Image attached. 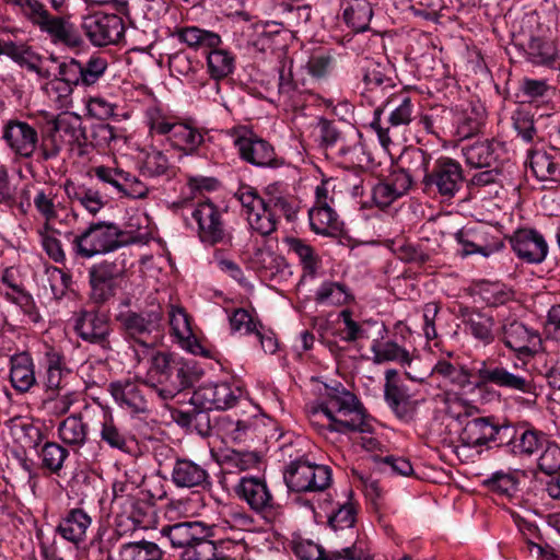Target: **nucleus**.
I'll return each instance as SVG.
<instances>
[{"label": "nucleus", "mask_w": 560, "mask_h": 560, "mask_svg": "<svg viewBox=\"0 0 560 560\" xmlns=\"http://www.w3.org/2000/svg\"><path fill=\"white\" fill-rule=\"evenodd\" d=\"M476 376L478 378L476 387L478 388L493 385L506 390L536 397L534 378L527 372H512L495 359L481 360L476 369Z\"/></svg>", "instance_id": "9d476101"}, {"label": "nucleus", "mask_w": 560, "mask_h": 560, "mask_svg": "<svg viewBox=\"0 0 560 560\" xmlns=\"http://www.w3.org/2000/svg\"><path fill=\"white\" fill-rule=\"evenodd\" d=\"M284 481L291 491H324L331 483V469L300 457L290 462L283 474Z\"/></svg>", "instance_id": "f8f14e48"}, {"label": "nucleus", "mask_w": 560, "mask_h": 560, "mask_svg": "<svg viewBox=\"0 0 560 560\" xmlns=\"http://www.w3.org/2000/svg\"><path fill=\"white\" fill-rule=\"evenodd\" d=\"M334 65V56L329 51L318 49L311 54L305 63V69L312 78L322 80L330 74Z\"/></svg>", "instance_id": "774afa93"}, {"label": "nucleus", "mask_w": 560, "mask_h": 560, "mask_svg": "<svg viewBox=\"0 0 560 560\" xmlns=\"http://www.w3.org/2000/svg\"><path fill=\"white\" fill-rule=\"evenodd\" d=\"M289 250L296 255L303 270V277L315 278L322 266V259L315 248L298 237L287 238Z\"/></svg>", "instance_id": "603ef678"}, {"label": "nucleus", "mask_w": 560, "mask_h": 560, "mask_svg": "<svg viewBox=\"0 0 560 560\" xmlns=\"http://www.w3.org/2000/svg\"><path fill=\"white\" fill-rule=\"evenodd\" d=\"M313 424H319L322 429L341 434L360 432L363 434L359 444L368 452L380 450L381 442L371 435L373 425L366 410L360 399L342 384L326 387V393L320 401L310 410Z\"/></svg>", "instance_id": "f257e3e1"}, {"label": "nucleus", "mask_w": 560, "mask_h": 560, "mask_svg": "<svg viewBox=\"0 0 560 560\" xmlns=\"http://www.w3.org/2000/svg\"><path fill=\"white\" fill-rule=\"evenodd\" d=\"M57 432L58 438L65 445L78 450L88 441L89 427L82 417L72 415L59 423Z\"/></svg>", "instance_id": "49530a36"}, {"label": "nucleus", "mask_w": 560, "mask_h": 560, "mask_svg": "<svg viewBox=\"0 0 560 560\" xmlns=\"http://www.w3.org/2000/svg\"><path fill=\"white\" fill-rule=\"evenodd\" d=\"M463 183L464 171L460 163L455 159L442 155L434 160L423 189L427 192L439 194L443 198L451 199L459 191Z\"/></svg>", "instance_id": "4468645a"}, {"label": "nucleus", "mask_w": 560, "mask_h": 560, "mask_svg": "<svg viewBox=\"0 0 560 560\" xmlns=\"http://www.w3.org/2000/svg\"><path fill=\"white\" fill-rule=\"evenodd\" d=\"M260 422L256 415H223L214 420L215 435L225 443H244L257 436Z\"/></svg>", "instance_id": "4be33fe9"}, {"label": "nucleus", "mask_w": 560, "mask_h": 560, "mask_svg": "<svg viewBox=\"0 0 560 560\" xmlns=\"http://www.w3.org/2000/svg\"><path fill=\"white\" fill-rule=\"evenodd\" d=\"M173 37L186 44L192 49H207V72L214 81H221L230 77L235 70V55L222 47L221 36L209 30L195 25L175 27Z\"/></svg>", "instance_id": "39448f33"}, {"label": "nucleus", "mask_w": 560, "mask_h": 560, "mask_svg": "<svg viewBox=\"0 0 560 560\" xmlns=\"http://www.w3.org/2000/svg\"><path fill=\"white\" fill-rule=\"evenodd\" d=\"M236 497L265 520H273L281 513L265 476L245 475L234 486Z\"/></svg>", "instance_id": "9b49d317"}, {"label": "nucleus", "mask_w": 560, "mask_h": 560, "mask_svg": "<svg viewBox=\"0 0 560 560\" xmlns=\"http://www.w3.org/2000/svg\"><path fill=\"white\" fill-rule=\"evenodd\" d=\"M456 241L462 245L463 256L480 254L485 257L490 256L494 249L486 242L485 233L481 226L463 228L456 235Z\"/></svg>", "instance_id": "09e8293b"}, {"label": "nucleus", "mask_w": 560, "mask_h": 560, "mask_svg": "<svg viewBox=\"0 0 560 560\" xmlns=\"http://www.w3.org/2000/svg\"><path fill=\"white\" fill-rule=\"evenodd\" d=\"M415 108L412 97L404 89L389 93L375 107L370 126L376 132L382 147L388 148L393 142V130L395 128L406 127L412 121Z\"/></svg>", "instance_id": "423d86ee"}, {"label": "nucleus", "mask_w": 560, "mask_h": 560, "mask_svg": "<svg viewBox=\"0 0 560 560\" xmlns=\"http://www.w3.org/2000/svg\"><path fill=\"white\" fill-rule=\"evenodd\" d=\"M384 399L401 421L409 422L413 419L417 410V401L408 393V388L398 380V372L389 369L385 372Z\"/></svg>", "instance_id": "5701e85b"}, {"label": "nucleus", "mask_w": 560, "mask_h": 560, "mask_svg": "<svg viewBox=\"0 0 560 560\" xmlns=\"http://www.w3.org/2000/svg\"><path fill=\"white\" fill-rule=\"evenodd\" d=\"M353 300L354 296L347 284L329 280L322 282L314 295L316 304L325 306H342Z\"/></svg>", "instance_id": "de8ad7c7"}, {"label": "nucleus", "mask_w": 560, "mask_h": 560, "mask_svg": "<svg viewBox=\"0 0 560 560\" xmlns=\"http://www.w3.org/2000/svg\"><path fill=\"white\" fill-rule=\"evenodd\" d=\"M165 141L174 150L190 155L197 152L205 138L201 130L189 119H182L179 117L165 138Z\"/></svg>", "instance_id": "cd10ccee"}, {"label": "nucleus", "mask_w": 560, "mask_h": 560, "mask_svg": "<svg viewBox=\"0 0 560 560\" xmlns=\"http://www.w3.org/2000/svg\"><path fill=\"white\" fill-rule=\"evenodd\" d=\"M511 433L513 427L508 423H499L493 417H477L465 422L459 440L468 447L483 446L490 442L503 445Z\"/></svg>", "instance_id": "dca6fc26"}, {"label": "nucleus", "mask_w": 560, "mask_h": 560, "mask_svg": "<svg viewBox=\"0 0 560 560\" xmlns=\"http://www.w3.org/2000/svg\"><path fill=\"white\" fill-rule=\"evenodd\" d=\"M125 338L142 348L135 349V359L141 363L163 335L164 312L160 304H151L140 311L126 310L116 315Z\"/></svg>", "instance_id": "20e7f679"}, {"label": "nucleus", "mask_w": 560, "mask_h": 560, "mask_svg": "<svg viewBox=\"0 0 560 560\" xmlns=\"http://www.w3.org/2000/svg\"><path fill=\"white\" fill-rule=\"evenodd\" d=\"M508 240L514 254L525 262L540 264L547 257L548 244L535 229H517Z\"/></svg>", "instance_id": "b1692460"}, {"label": "nucleus", "mask_w": 560, "mask_h": 560, "mask_svg": "<svg viewBox=\"0 0 560 560\" xmlns=\"http://www.w3.org/2000/svg\"><path fill=\"white\" fill-rule=\"evenodd\" d=\"M208 471L199 464L178 458L175 460L172 470V481L178 488L205 487L209 485Z\"/></svg>", "instance_id": "72a5a7b5"}, {"label": "nucleus", "mask_w": 560, "mask_h": 560, "mask_svg": "<svg viewBox=\"0 0 560 560\" xmlns=\"http://www.w3.org/2000/svg\"><path fill=\"white\" fill-rule=\"evenodd\" d=\"M101 441L110 448L129 452V434L119 428L108 409H102Z\"/></svg>", "instance_id": "864d4df0"}, {"label": "nucleus", "mask_w": 560, "mask_h": 560, "mask_svg": "<svg viewBox=\"0 0 560 560\" xmlns=\"http://www.w3.org/2000/svg\"><path fill=\"white\" fill-rule=\"evenodd\" d=\"M337 155L340 156L342 163L349 167L370 168L374 162L371 153L366 151L365 147L360 141H357L352 145L341 144L338 148Z\"/></svg>", "instance_id": "69168bd1"}, {"label": "nucleus", "mask_w": 560, "mask_h": 560, "mask_svg": "<svg viewBox=\"0 0 560 560\" xmlns=\"http://www.w3.org/2000/svg\"><path fill=\"white\" fill-rule=\"evenodd\" d=\"M525 58L534 66L555 68L559 58L557 43L545 37H532L525 49Z\"/></svg>", "instance_id": "37998d69"}, {"label": "nucleus", "mask_w": 560, "mask_h": 560, "mask_svg": "<svg viewBox=\"0 0 560 560\" xmlns=\"http://www.w3.org/2000/svg\"><path fill=\"white\" fill-rule=\"evenodd\" d=\"M140 174L148 178L164 177L171 179L175 175L167 155L158 149H151L143 153L139 163Z\"/></svg>", "instance_id": "a18cd8bd"}, {"label": "nucleus", "mask_w": 560, "mask_h": 560, "mask_svg": "<svg viewBox=\"0 0 560 560\" xmlns=\"http://www.w3.org/2000/svg\"><path fill=\"white\" fill-rule=\"evenodd\" d=\"M233 145L238 158L246 164L257 168L277 170L285 164L279 156L273 144L246 127L233 129Z\"/></svg>", "instance_id": "1a4fd4ad"}, {"label": "nucleus", "mask_w": 560, "mask_h": 560, "mask_svg": "<svg viewBox=\"0 0 560 560\" xmlns=\"http://www.w3.org/2000/svg\"><path fill=\"white\" fill-rule=\"evenodd\" d=\"M128 260V255L121 253L114 259H104L90 267V299L95 304L103 305L116 295L127 276Z\"/></svg>", "instance_id": "6e6552de"}, {"label": "nucleus", "mask_w": 560, "mask_h": 560, "mask_svg": "<svg viewBox=\"0 0 560 560\" xmlns=\"http://www.w3.org/2000/svg\"><path fill=\"white\" fill-rule=\"evenodd\" d=\"M10 382L19 393H27L36 385L35 364L28 352L15 353L10 358Z\"/></svg>", "instance_id": "473e14b6"}, {"label": "nucleus", "mask_w": 560, "mask_h": 560, "mask_svg": "<svg viewBox=\"0 0 560 560\" xmlns=\"http://www.w3.org/2000/svg\"><path fill=\"white\" fill-rule=\"evenodd\" d=\"M240 396V389L229 383L208 384L192 394L190 402L203 409L224 410L234 407Z\"/></svg>", "instance_id": "a878e982"}, {"label": "nucleus", "mask_w": 560, "mask_h": 560, "mask_svg": "<svg viewBox=\"0 0 560 560\" xmlns=\"http://www.w3.org/2000/svg\"><path fill=\"white\" fill-rule=\"evenodd\" d=\"M39 458L40 468L51 476L61 477L69 459L70 453L67 447L55 442L47 441L36 452Z\"/></svg>", "instance_id": "a19ab883"}, {"label": "nucleus", "mask_w": 560, "mask_h": 560, "mask_svg": "<svg viewBox=\"0 0 560 560\" xmlns=\"http://www.w3.org/2000/svg\"><path fill=\"white\" fill-rule=\"evenodd\" d=\"M72 231L70 229H61L59 225L52 229L39 228L37 230L43 250L56 264L65 265L67 260L62 242L57 237V234L69 236L72 235Z\"/></svg>", "instance_id": "5fc2aeb1"}, {"label": "nucleus", "mask_w": 560, "mask_h": 560, "mask_svg": "<svg viewBox=\"0 0 560 560\" xmlns=\"http://www.w3.org/2000/svg\"><path fill=\"white\" fill-rule=\"evenodd\" d=\"M431 154L418 147L406 148L398 160V166L417 182L424 184L431 170Z\"/></svg>", "instance_id": "4c0bfd02"}, {"label": "nucleus", "mask_w": 560, "mask_h": 560, "mask_svg": "<svg viewBox=\"0 0 560 560\" xmlns=\"http://www.w3.org/2000/svg\"><path fill=\"white\" fill-rule=\"evenodd\" d=\"M22 15L54 44L79 47L81 36L67 13V0H14Z\"/></svg>", "instance_id": "f03ea898"}, {"label": "nucleus", "mask_w": 560, "mask_h": 560, "mask_svg": "<svg viewBox=\"0 0 560 560\" xmlns=\"http://www.w3.org/2000/svg\"><path fill=\"white\" fill-rule=\"evenodd\" d=\"M223 215V210L210 200L198 202L194 207L191 218L197 223L198 237L202 243L213 246L230 238Z\"/></svg>", "instance_id": "aec40b11"}, {"label": "nucleus", "mask_w": 560, "mask_h": 560, "mask_svg": "<svg viewBox=\"0 0 560 560\" xmlns=\"http://www.w3.org/2000/svg\"><path fill=\"white\" fill-rule=\"evenodd\" d=\"M38 160L39 161H49L56 159L62 148H63V139L58 131L52 129V122H50V114L43 113L40 115V127L38 128Z\"/></svg>", "instance_id": "ea45409f"}, {"label": "nucleus", "mask_w": 560, "mask_h": 560, "mask_svg": "<svg viewBox=\"0 0 560 560\" xmlns=\"http://www.w3.org/2000/svg\"><path fill=\"white\" fill-rule=\"evenodd\" d=\"M482 485L493 493L512 497L517 491L518 478L514 472L498 470L485 479Z\"/></svg>", "instance_id": "0e129e2a"}, {"label": "nucleus", "mask_w": 560, "mask_h": 560, "mask_svg": "<svg viewBox=\"0 0 560 560\" xmlns=\"http://www.w3.org/2000/svg\"><path fill=\"white\" fill-rule=\"evenodd\" d=\"M92 517L81 508L67 511L60 518L56 532L67 541L80 544L85 540Z\"/></svg>", "instance_id": "c756f323"}, {"label": "nucleus", "mask_w": 560, "mask_h": 560, "mask_svg": "<svg viewBox=\"0 0 560 560\" xmlns=\"http://www.w3.org/2000/svg\"><path fill=\"white\" fill-rule=\"evenodd\" d=\"M520 91L528 103H542L549 101L555 89L545 79L524 78Z\"/></svg>", "instance_id": "338daca9"}, {"label": "nucleus", "mask_w": 560, "mask_h": 560, "mask_svg": "<svg viewBox=\"0 0 560 560\" xmlns=\"http://www.w3.org/2000/svg\"><path fill=\"white\" fill-rule=\"evenodd\" d=\"M184 560H225L226 557L220 550H218L217 544L210 539H207V535L198 537L187 550L183 552Z\"/></svg>", "instance_id": "e2e57ef3"}, {"label": "nucleus", "mask_w": 560, "mask_h": 560, "mask_svg": "<svg viewBox=\"0 0 560 560\" xmlns=\"http://www.w3.org/2000/svg\"><path fill=\"white\" fill-rule=\"evenodd\" d=\"M50 122H52V129L58 131L61 139H63V144H77L79 147L86 144V129L79 119H58L50 114Z\"/></svg>", "instance_id": "680f3d73"}, {"label": "nucleus", "mask_w": 560, "mask_h": 560, "mask_svg": "<svg viewBox=\"0 0 560 560\" xmlns=\"http://www.w3.org/2000/svg\"><path fill=\"white\" fill-rule=\"evenodd\" d=\"M195 380L194 369L182 358L163 351L151 354L144 381L162 400L173 399L191 387Z\"/></svg>", "instance_id": "7ed1b4c3"}, {"label": "nucleus", "mask_w": 560, "mask_h": 560, "mask_svg": "<svg viewBox=\"0 0 560 560\" xmlns=\"http://www.w3.org/2000/svg\"><path fill=\"white\" fill-rule=\"evenodd\" d=\"M145 381L119 380L109 384V393L115 402L130 413H144L148 411Z\"/></svg>", "instance_id": "393cba45"}, {"label": "nucleus", "mask_w": 560, "mask_h": 560, "mask_svg": "<svg viewBox=\"0 0 560 560\" xmlns=\"http://www.w3.org/2000/svg\"><path fill=\"white\" fill-rule=\"evenodd\" d=\"M308 220L311 230L316 234L335 236L342 231V222L331 207H312Z\"/></svg>", "instance_id": "c03bdc74"}, {"label": "nucleus", "mask_w": 560, "mask_h": 560, "mask_svg": "<svg viewBox=\"0 0 560 560\" xmlns=\"http://www.w3.org/2000/svg\"><path fill=\"white\" fill-rule=\"evenodd\" d=\"M164 550L154 541L141 539L119 546V560H163Z\"/></svg>", "instance_id": "8fccbe9b"}, {"label": "nucleus", "mask_w": 560, "mask_h": 560, "mask_svg": "<svg viewBox=\"0 0 560 560\" xmlns=\"http://www.w3.org/2000/svg\"><path fill=\"white\" fill-rule=\"evenodd\" d=\"M73 330L83 341L110 349L113 331L109 316L98 308H83L73 314Z\"/></svg>", "instance_id": "f3484780"}, {"label": "nucleus", "mask_w": 560, "mask_h": 560, "mask_svg": "<svg viewBox=\"0 0 560 560\" xmlns=\"http://www.w3.org/2000/svg\"><path fill=\"white\" fill-rule=\"evenodd\" d=\"M339 318L343 324V328L340 330L341 339L347 342H354L361 339H369L372 337V330L375 329L377 336L384 338L386 334V327L384 324L378 322L365 320L357 322L352 318V312L345 308L340 312Z\"/></svg>", "instance_id": "f704fd0d"}, {"label": "nucleus", "mask_w": 560, "mask_h": 560, "mask_svg": "<svg viewBox=\"0 0 560 560\" xmlns=\"http://www.w3.org/2000/svg\"><path fill=\"white\" fill-rule=\"evenodd\" d=\"M63 190L70 201L79 202L86 211L95 215L105 206V201L97 189L85 184L75 183L72 179H66Z\"/></svg>", "instance_id": "79ce46f5"}, {"label": "nucleus", "mask_w": 560, "mask_h": 560, "mask_svg": "<svg viewBox=\"0 0 560 560\" xmlns=\"http://www.w3.org/2000/svg\"><path fill=\"white\" fill-rule=\"evenodd\" d=\"M208 528L200 522H180L173 525H165L160 533L166 537L172 547L187 548L192 545L201 535H208Z\"/></svg>", "instance_id": "c9c22d12"}, {"label": "nucleus", "mask_w": 560, "mask_h": 560, "mask_svg": "<svg viewBox=\"0 0 560 560\" xmlns=\"http://www.w3.org/2000/svg\"><path fill=\"white\" fill-rule=\"evenodd\" d=\"M40 118L34 124L20 119H9L2 128V139L14 154L20 159H31L38 148V128Z\"/></svg>", "instance_id": "412c9836"}, {"label": "nucleus", "mask_w": 560, "mask_h": 560, "mask_svg": "<svg viewBox=\"0 0 560 560\" xmlns=\"http://www.w3.org/2000/svg\"><path fill=\"white\" fill-rule=\"evenodd\" d=\"M266 205L279 221L283 217L287 221H295L300 211V200L288 191L280 183L266 187Z\"/></svg>", "instance_id": "c85d7f7f"}, {"label": "nucleus", "mask_w": 560, "mask_h": 560, "mask_svg": "<svg viewBox=\"0 0 560 560\" xmlns=\"http://www.w3.org/2000/svg\"><path fill=\"white\" fill-rule=\"evenodd\" d=\"M57 197L58 190L54 186H45L35 191L34 208L44 221L40 228L52 229L59 225L61 229L73 230L79 221V213L57 201Z\"/></svg>", "instance_id": "ddd939ff"}, {"label": "nucleus", "mask_w": 560, "mask_h": 560, "mask_svg": "<svg viewBox=\"0 0 560 560\" xmlns=\"http://www.w3.org/2000/svg\"><path fill=\"white\" fill-rule=\"evenodd\" d=\"M500 142L485 139L462 147L466 163L476 168L492 167L498 160Z\"/></svg>", "instance_id": "e433bc0d"}, {"label": "nucleus", "mask_w": 560, "mask_h": 560, "mask_svg": "<svg viewBox=\"0 0 560 560\" xmlns=\"http://www.w3.org/2000/svg\"><path fill=\"white\" fill-rule=\"evenodd\" d=\"M130 243L128 233L110 222H92L81 233L73 235V254L83 259L114 252Z\"/></svg>", "instance_id": "0eeeda50"}, {"label": "nucleus", "mask_w": 560, "mask_h": 560, "mask_svg": "<svg viewBox=\"0 0 560 560\" xmlns=\"http://www.w3.org/2000/svg\"><path fill=\"white\" fill-rule=\"evenodd\" d=\"M81 27L90 43L97 47L118 44L126 31L119 15L102 12L84 16Z\"/></svg>", "instance_id": "6ab92c4d"}, {"label": "nucleus", "mask_w": 560, "mask_h": 560, "mask_svg": "<svg viewBox=\"0 0 560 560\" xmlns=\"http://www.w3.org/2000/svg\"><path fill=\"white\" fill-rule=\"evenodd\" d=\"M499 336L505 348L514 352L518 359L533 358L542 348L539 331L516 319L504 323Z\"/></svg>", "instance_id": "a211bd4d"}, {"label": "nucleus", "mask_w": 560, "mask_h": 560, "mask_svg": "<svg viewBox=\"0 0 560 560\" xmlns=\"http://www.w3.org/2000/svg\"><path fill=\"white\" fill-rule=\"evenodd\" d=\"M430 376H440L451 385L465 389L471 385L470 371L460 364H454L446 359H440L431 370Z\"/></svg>", "instance_id": "6e6d98bb"}, {"label": "nucleus", "mask_w": 560, "mask_h": 560, "mask_svg": "<svg viewBox=\"0 0 560 560\" xmlns=\"http://www.w3.org/2000/svg\"><path fill=\"white\" fill-rule=\"evenodd\" d=\"M278 94L281 102L293 110L305 105L306 94L293 79L292 61L288 68L285 63L279 68Z\"/></svg>", "instance_id": "58836bf2"}, {"label": "nucleus", "mask_w": 560, "mask_h": 560, "mask_svg": "<svg viewBox=\"0 0 560 560\" xmlns=\"http://www.w3.org/2000/svg\"><path fill=\"white\" fill-rule=\"evenodd\" d=\"M462 316L465 332L478 343L489 346L495 340V320L492 315L466 308Z\"/></svg>", "instance_id": "2f4dec72"}, {"label": "nucleus", "mask_w": 560, "mask_h": 560, "mask_svg": "<svg viewBox=\"0 0 560 560\" xmlns=\"http://www.w3.org/2000/svg\"><path fill=\"white\" fill-rule=\"evenodd\" d=\"M381 339L382 338L377 336V338H374L371 343L374 363L382 364L389 361L397 362L402 366H408L409 370H406L405 374L409 380L419 383H422L425 380L424 376L416 375L411 372L412 357L407 349L400 347L395 341H382Z\"/></svg>", "instance_id": "bb28decb"}, {"label": "nucleus", "mask_w": 560, "mask_h": 560, "mask_svg": "<svg viewBox=\"0 0 560 560\" xmlns=\"http://www.w3.org/2000/svg\"><path fill=\"white\" fill-rule=\"evenodd\" d=\"M510 452L515 455H532L542 446V435L534 429L524 430L520 435L513 428V433L505 439Z\"/></svg>", "instance_id": "bf43d9fd"}, {"label": "nucleus", "mask_w": 560, "mask_h": 560, "mask_svg": "<svg viewBox=\"0 0 560 560\" xmlns=\"http://www.w3.org/2000/svg\"><path fill=\"white\" fill-rule=\"evenodd\" d=\"M343 20L354 32L360 33L369 28L373 10L368 0H343Z\"/></svg>", "instance_id": "3c124183"}, {"label": "nucleus", "mask_w": 560, "mask_h": 560, "mask_svg": "<svg viewBox=\"0 0 560 560\" xmlns=\"http://www.w3.org/2000/svg\"><path fill=\"white\" fill-rule=\"evenodd\" d=\"M0 55L11 58L14 62L22 67H26L31 71L38 72V56L33 49L23 43H15L0 36Z\"/></svg>", "instance_id": "13d9d810"}, {"label": "nucleus", "mask_w": 560, "mask_h": 560, "mask_svg": "<svg viewBox=\"0 0 560 560\" xmlns=\"http://www.w3.org/2000/svg\"><path fill=\"white\" fill-rule=\"evenodd\" d=\"M179 117L161 102L153 100L143 108V124L151 137H167Z\"/></svg>", "instance_id": "7c9ffc66"}, {"label": "nucleus", "mask_w": 560, "mask_h": 560, "mask_svg": "<svg viewBox=\"0 0 560 560\" xmlns=\"http://www.w3.org/2000/svg\"><path fill=\"white\" fill-rule=\"evenodd\" d=\"M525 164L529 166L534 176L539 180H555L559 174L558 162L545 151L528 150Z\"/></svg>", "instance_id": "052dcab7"}, {"label": "nucleus", "mask_w": 560, "mask_h": 560, "mask_svg": "<svg viewBox=\"0 0 560 560\" xmlns=\"http://www.w3.org/2000/svg\"><path fill=\"white\" fill-rule=\"evenodd\" d=\"M90 173L98 182L109 186L119 198L144 200L152 190L138 176L118 166L96 165Z\"/></svg>", "instance_id": "2eb2a0df"}, {"label": "nucleus", "mask_w": 560, "mask_h": 560, "mask_svg": "<svg viewBox=\"0 0 560 560\" xmlns=\"http://www.w3.org/2000/svg\"><path fill=\"white\" fill-rule=\"evenodd\" d=\"M119 142H126L124 131L105 122L93 124L86 132V144L96 149L116 147Z\"/></svg>", "instance_id": "4d7b16f0"}]
</instances>
